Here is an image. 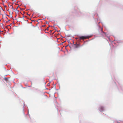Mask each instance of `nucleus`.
<instances>
[{"label": "nucleus", "mask_w": 123, "mask_h": 123, "mask_svg": "<svg viewBox=\"0 0 123 123\" xmlns=\"http://www.w3.org/2000/svg\"><path fill=\"white\" fill-rule=\"evenodd\" d=\"M88 38V37H86V36H81L79 38H78V39L79 40H81V39H82V40H84V39H86V38Z\"/></svg>", "instance_id": "1"}, {"label": "nucleus", "mask_w": 123, "mask_h": 123, "mask_svg": "<svg viewBox=\"0 0 123 123\" xmlns=\"http://www.w3.org/2000/svg\"><path fill=\"white\" fill-rule=\"evenodd\" d=\"M104 110V108L102 106L101 107H100L99 109V111L102 112Z\"/></svg>", "instance_id": "2"}, {"label": "nucleus", "mask_w": 123, "mask_h": 123, "mask_svg": "<svg viewBox=\"0 0 123 123\" xmlns=\"http://www.w3.org/2000/svg\"><path fill=\"white\" fill-rule=\"evenodd\" d=\"M74 45L75 46V47L76 48H77L80 46V45L79 43L77 44H75Z\"/></svg>", "instance_id": "3"}, {"label": "nucleus", "mask_w": 123, "mask_h": 123, "mask_svg": "<svg viewBox=\"0 0 123 123\" xmlns=\"http://www.w3.org/2000/svg\"><path fill=\"white\" fill-rule=\"evenodd\" d=\"M8 11L11 14H12L13 13L12 12L10 11H9V10Z\"/></svg>", "instance_id": "4"}, {"label": "nucleus", "mask_w": 123, "mask_h": 123, "mask_svg": "<svg viewBox=\"0 0 123 123\" xmlns=\"http://www.w3.org/2000/svg\"><path fill=\"white\" fill-rule=\"evenodd\" d=\"M10 7H11V8L12 9H13V7L12 6V5H11Z\"/></svg>", "instance_id": "5"}, {"label": "nucleus", "mask_w": 123, "mask_h": 123, "mask_svg": "<svg viewBox=\"0 0 123 123\" xmlns=\"http://www.w3.org/2000/svg\"><path fill=\"white\" fill-rule=\"evenodd\" d=\"M13 11L14 12V11L15 10L14 9H13Z\"/></svg>", "instance_id": "6"}, {"label": "nucleus", "mask_w": 123, "mask_h": 123, "mask_svg": "<svg viewBox=\"0 0 123 123\" xmlns=\"http://www.w3.org/2000/svg\"><path fill=\"white\" fill-rule=\"evenodd\" d=\"M18 7H17L16 8V10H17V8H18Z\"/></svg>", "instance_id": "7"}, {"label": "nucleus", "mask_w": 123, "mask_h": 123, "mask_svg": "<svg viewBox=\"0 0 123 123\" xmlns=\"http://www.w3.org/2000/svg\"><path fill=\"white\" fill-rule=\"evenodd\" d=\"M49 27H48L47 29V30L48 29V28H49Z\"/></svg>", "instance_id": "8"}]
</instances>
